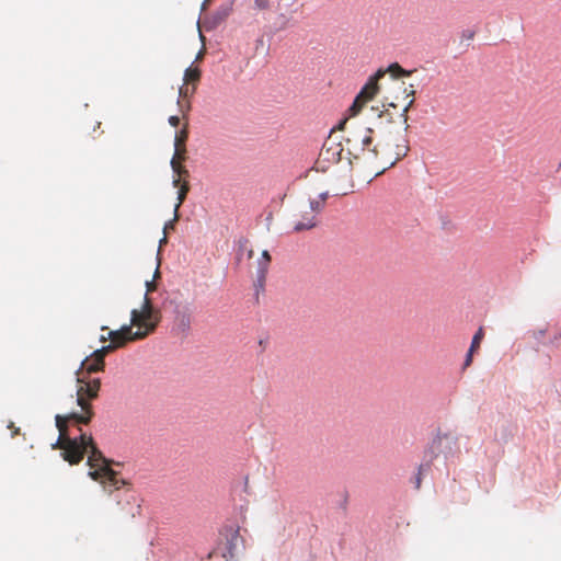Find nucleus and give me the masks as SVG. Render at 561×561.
Wrapping results in <instances>:
<instances>
[{
    "mask_svg": "<svg viewBox=\"0 0 561 561\" xmlns=\"http://www.w3.org/2000/svg\"><path fill=\"white\" fill-rule=\"evenodd\" d=\"M346 124L347 118L342 121L337 128L340 131H343L341 137L346 151V161L350 164L353 163L354 159H359L368 154V158L380 159L382 170H386L407 156L409 147L405 141L403 144H397L393 149L381 147V141L377 140V144L370 149L369 146L373 142L374 135L370 133L369 128L363 126L346 128Z\"/></svg>",
    "mask_w": 561,
    "mask_h": 561,
    "instance_id": "nucleus-2",
    "label": "nucleus"
},
{
    "mask_svg": "<svg viewBox=\"0 0 561 561\" xmlns=\"http://www.w3.org/2000/svg\"><path fill=\"white\" fill-rule=\"evenodd\" d=\"M483 337H484V331H483L482 328H479L478 331L476 332V334L472 337V342H471V345H470L471 352H476V351L479 350L480 344H481Z\"/></svg>",
    "mask_w": 561,
    "mask_h": 561,
    "instance_id": "nucleus-22",
    "label": "nucleus"
},
{
    "mask_svg": "<svg viewBox=\"0 0 561 561\" xmlns=\"http://www.w3.org/2000/svg\"><path fill=\"white\" fill-rule=\"evenodd\" d=\"M560 167H561V162H560Z\"/></svg>",
    "mask_w": 561,
    "mask_h": 561,
    "instance_id": "nucleus-39",
    "label": "nucleus"
},
{
    "mask_svg": "<svg viewBox=\"0 0 561 561\" xmlns=\"http://www.w3.org/2000/svg\"><path fill=\"white\" fill-rule=\"evenodd\" d=\"M378 160L380 161L379 168H380V169H382L381 160H380V159H378ZM382 171H383V170H381V172H382ZM377 174H380V171H377Z\"/></svg>",
    "mask_w": 561,
    "mask_h": 561,
    "instance_id": "nucleus-37",
    "label": "nucleus"
},
{
    "mask_svg": "<svg viewBox=\"0 0 561 561\" xmlns=\"http://www.w3.org/2000/svg\"><path fill=\"white\" fill-rule=\"evenodd\" d=\"M77 403L81 408L82 413H70L67 415L57 414L55 417L56 426L59 432L57 443L53 446L62 450L64 460L70 465H78L88 453L89 445L92 444V436L81 432L78 437H70L68 426L70 422L76 424H88L93 417L91 400L99 396L101 380L99 378L85 379L84 376L78 377Z\"/></svg>",
    "mask_w": 561,
    "mask_h": 561,
    "instance_id": "nucleus-1",
    "label": "nucleus"
},
{
    "mask_svg": "<svg viewBox=\"0 0 561 561\" xmlns=\"http://www.w3.org/2000/svg\"><path fill=\"white\" fill-rule=\"evenodd\" d=\"M160 276V272H159V268L157 267L156 272H154V278L156 277H159Z\"/></svg>",
    "mask_w": 561,
    "mask_h": 561,
    "instance_id": "nucleus-36",
    "label": "nucleus"
},
{
    "mask_svg": "<svg viewBox=\"0 0 561 561\" xmlns=\"http://www.w3.org/2000/svg\"><path fill=\"white\" fill-rule=\"evenodd\" d=\"M182 163L183 162L171 161V168L178 175V178L173 180V186H179L181 182L187 180L190 176L188 170Z\"/></svg>",
    "mask_w": 561,
    "mask_h": 561,
    "instance_id": "nucleus-14",
    "label": "nucleus"
},
{
    "mask_svg": "<svg viewBox=\"0 0 561 561\" xmlns=\"http://www.w3.org/2000/svg\"><path fill=\"white\" fill-rule=\"evenodd\" d=\"M8 427H9L10 430H12V433H11V436H12V437H15L18 434H20V428H19V427H15L13 422H10V424L8 425Z\"/></svg>",
    "mask_w": 561,
    "mask_h": 561,
    "instance_id": "nucleus-32",
    "label": "nucleus"
},
{
    "mask_svg": "<svg viewBox=\"0 0 561 561\" xmlns=\"http://www.w3.org/2000/svg\"><path fill=\"white\" fill-rule=\"evenodd\" d=\"M270 267V262L263 259H259L257 261V273H256V283L260 288H263L266 274Z\"/></svg>",
    "mask_w": 561,
    "mask_h": 561,
    "instance_id": "nucleus-15",
    "label": "nucleus"
},
{
    "mask_svg": "<svg viewBox=\"0 0 561 561\" xmlns=\"http://www.w3.org/2000/svg\"><path fill=\"white\" fill-rule=\"evenodd\" d=\"M447 437H448L447 434H444V438H447ZM442 438H443V436H438L437 439H435L433 442V444H435L437 440L440 442Z\"/></svg>",
    "mask_w": 561,
    "mask_h": 561,
    "instance_id": "nucleus-35",
    "label": "nucleus"
},
{
    "mask_svg": "<svg viewBox=\"0 0 561 561\" xmlns=\"http://www.w3.org/2000/svg\"><path fill=\"white\" fill-rule=\"evenodd\" d=\"M365 104L366 102L363 99H359L358 95H356L353 104L348 108L350 116H356L362 111Z\"/></svg>",
    "mask_w": 561,
    "mask_h": 561,
    "instance_id": "nucleus-21",
    "label": "nucleus"
},
{
    "mask_svg": "<svg viewBox=\"0 0 561 561\" xmlns=\"http://www.w3.org/2000/svg\"><path fill=\"white\" fill-rule=\"evenodd\" d=\"M255 9L267 10L270 8V0H254Z\"/></svg>",
    "mask_w": 561,
    "mask_h": 561,
    "instance_id": "nucleus-25",
    "label": "nucleus"
},
{
    "mask_svg": "<svg viewBox=\"0 0 561 561\" xmlns=\"http://www.w3.org/2000/svg\"><path fill=\"white\" fill-rule=\"evenodd\" d=\"M194 92H195V85H193L191 91L187 87H181L179 94L181 98H187L188 95L193 94Z\"/></svg>",
    "mask_w": 561,
    "mask_h": 561,
    "instance_id": "nucleus-26",
    "label": "nucleus"
},
{
    "mask_svg": "<svg viewBox=\"0 0 561 561\" xmlns=\"http://www.w3.org/2000/svg\"><path fill=\"white\" fill-rule=\"evenodd\" d=\"M408 96H412L409 103L403 107L399 108L394 103L382 104V110L379 107H371L373 114H375L370 126L368 127L370 133L375 135L378 140L381 141V147L391 148L389 140L394 131L398 130V124L403 122L405 125L404 129H408V111L414 103L415 91L411 85L410 90L405 89Z\"/></svg>",
    "mask_w": 561,
    "mask_h": 561,
    "instance_id": "nucleus-3",
    "label": "nucleus"
},
{
    "mask_svg": "<svg viewBox=\"0 0 561 561\" xmlns=\"http://www.w3.org/2000/svg\"><path fill=\"white\" fill-rule=\"evenodd\" d=\"M252 255H253V251H252V250H250V251H249V257H251Z\"/></svg>",
    "mask_w": 561,
    "mask_h": 561,
    "instance_id": "nucleus-38",
    "label": "nucleus"
},
{
    "mask_svg": "<svg viewBox=\"0 0 561 561\" xmlns=\"http://www.w3.org/2000/svg\"><path fill=\"white\" fill-rule=\"evenodd\" d=\"M231 11V4L221 5L216 10V12H214V14L206 21V23L210 24V27L215 28L227 20Z\"/></svg>",
    "mask_w": 561,
    "mask_h": 561,
    "instance_id": "nucleus-13",
    "label": "nucleus"
},
{
    "mask_svg": "<svg viewBox=\"0 0 561 561\" xmlns=\"http://www.w3.org/2000/svg\"><path fill=\"white\" fill-rule=\"evenodd\" d=\"M260 259L266 260L267 262H270V263H271V255H270V253H268V251H267V250H264V251L262 252V256H261Z\"/></svg>",
    "mask_w": 561,
    "mask_h": 561,
    "instance_id": "nucleus-33",
    "label": "nucleus"
},
{
    "mask_svg": "<svg viewBox=\"0 0 561 561\" xmlns=\"http://www.w3.org/2000/svg\"><path fill=\"white\" fill-rule=\"evenodd\" d=\"M179 218H180L179 210L174 209V217H173V219H171L164 224L163 233H167L169 230H173L175 222L179 220Z\"/></svg>",
    "mask_w": 561,
    "mask_h": 561,
    "instance_id": "nucleus-24",
    "label": "nucleus"
},
{
    "mask_svg": "<svg viewBox=\"0 0 561 561\" xmlns=\"http://www.w3.org/2000/svg\"><path fill=\"white\" fill-rule=\"evenodd\" d=\"M386 73H390L393 78L400 77H410L415 70H405L398 62H393L389 65V67L385 70Z\"/></svg>",
    "mask_w": 561,
    "mask_h": 561,
    "instance_id": "nucleus-16",
    "label": "nucleus"
},
{
    "mask_svg": "<svg viewBox=\"0 0 561 561\" xmlns=\"http://www.w3.org/2000/svg\"><path fill=\"white\" fill-rule=\"evenodd\" d=\"M186 160V147H174V154L171 161L184 162Z\"/></svg>",
    "mask_w": 561,
    "mask_h": 561,
    "instance_id": "nucleus-23",
    "label": "nucleus"
},
{
    "mask_svg": "<svg viewBox=\"0 0 561 561\" xmlns=\"http://www.w3.org/2000/svg\"><path fill=\"white\" fill-rule=\"evenodd\" d=\"M345 152L341 135L332 130L320 150L316 161V169L318 171H327L331 165L346 160Z\"/></svg>",
    "mask_w": 561,
    "mask_h": 561,
    "instance_id": "nucleus-8",
    "label": "nucleus"
},
{
    "mask_svg": "<svg viewBox=\"0 0 561 561\" xmlns=\"http://www.w3.org/2000/svg\"><path fill=\"white\" fill-rule=\"evenodd\" d=\"M327 194L321 199L301 201L297 204L293 215V230L301 232L310 230L318 225V215L323 208Z\"/></svg>",
    "mask_w": 561,
    "mask_h": 561,
    "instance_id": "nucleus-6",
    "label": "nucleus"
},
{
    "mask_svg": "<svg viewBox=\"0 0 561 561\" xmlns=\"http://www.w3.org/2000/svg\"><path fill=\"white\" fill-rule=\"evenodd\" d=\"M140 514V504L137 497L126 491L118 496L116 510L114 512L117 522H129Z\"/></svg>",
    "mask_w": 561,
    "mask_h": 561,
    "instance_id": "nucleus-9",
    "label": "nucleus"
},
{
    "mask_svg": "<svg viewBox=\"0 0 561 561\" xmlns=\"http://www.w3.org/2000/svg\"><path fill=\"white\" fill-rule=\"evenodd\" d=\"M176 325L182 332L188 331L191 327V316L188 313H178Z\"/></svg>",
    "mask_w": 561,
    "mask_h": 561,
    "instance_id": "nucleus-20",
    "label": "nucleus"
},
{
    "mask_svg": "<svg viewBox=\"0 0 561 561\" xmlns=\"http://www.w3.org/2000/svg\"><path fill=\"white\" fill-rule=\"evenodd\" d=\"M224 539L209 552V559H224L225 561L240 558L244 550V541L238 527H229L222 534Z\"/></svg>",
    "mask_w": 561,
    "mask_h": 561,
    "instance_id": "nucleus-7",
    "label": "nucleus"
},
{
    "mask_svg": "<svg viewBox=\"0 0 561 561\" xmlns=\"http://www.w3.org/2000/svg\"><path fill=\"white\" fill-rule=\"evenodd\" d=\"M188 138V129L185 125L180 131H176L174 137V147H186V141Z\"/></svg>",
    "mask_w": 561,
    "mask_h": 561,
    "instance_id": "nucleus-19",
    "label": "nucleus"
},
{
    "mask_svg": "<svg viewBox=\"0 0 561 561\" xmlns=\"http://www.w3.org/2000/svg\"><path fill=\"white\" fill-rule=\"evenodd\" d=\"M178 187H179V191H178V203L174 206L175 210L180 209L181 205L183 204V202L186 198V195H187V193L190 191L188 181L184 180L183 182L180 183V185Z\"/></svg>",
    "mask_w": 561,
    "mask_h": 561,
    "instance_id": "nucleus-18",
    "label": "nucleus"
},
{
    "mask_svg": "<svg viewBox=\"0 0 561 561\" xmlns=\"http://www.w3.org/2000/svg\"><path fill=\"white\" fill-rule=\"evenodd\" d=\"M385 75L386 71H383V69H379L374 76H371L357 94L359 99H363L366 103L371 101L379 92L378 81Z\"/></svg>",
    "mask_w": 561,
    "mask_h": 561,
    "instance_id": "nucleus-11",
    "label": "nucleus"
},
{
    "mask_svg": "<svg viewBox=\"0 0 561 561\" xmlns=\"http://www.w3.org/2000/svg\"><path fill=\"white\" fill-rule=\"evenodd\" d=\"M423 468H424L423 465H421L419 467V472H417L416 480H415V488L416 489L421 488V483H422V477L421 476H422Z\"/></svg>",
    "mask_w": 561,
    "mask_h": 561,
    "instance_id": "nucleus-29",
    "label": "nucleus"
},
{
    "mask_svg": "<svg viewBox=\"0 0 561 561\" xmlns=\"http://www.w3.org/2000/svg\"><path fill=\"white\" fill-rule=\"evenodd\" d=\"M127 334H130V325H123L118 330L108 331L110 344L95 350L92 354L104 360L107 354L131 342Z\"/></svg>",
    "mask_w": 561,
    "mask_h": 561,
    "instance_id": "nucleus-10",
    "label": "nucleus"
},
{
    "mask_svg": "<svg viewBox=\"0 0 561 561\" xmlns=\"http://www.w3.org/2000/svg\"><path fill=\"white\" fill-rule=\"evenodd\" d=\"M168 238L167 233H164L163 238L159 241V248H161L163 244H167Z\"/></svg>",
    "mask_w": 561,
    "mask_h": 561,
    "instance_id": "nucleus-34",
    "label": "nucleus"
},
{
    "mask_svg": "<svg viewBox=\"0 0 561 561\" xmlns=\"http://www.w3.org/2000/svg\"><path fill=\"white\" fill-rule=\"evenodd\" d=\"M473 353H474V352H471V348H469L468 354H467V356H466L465 365H463V366H465V368H466V367H469V366L471 365V363H472V356H473Z\"/></svg>",
    "mask_w": 561,
    "mask_h": 561,
    "instance_id": "nucleus-30",
    "label": "nucleus"
},
{
    "mask_svg": "<svg viewBox=\"0 0 561 561\" xmlns=\"http://www.w3.org/2000/svg\"><path fill=\"white\" fill-rule=\"evenodd\" d=\"M169 124H170L171 126H173V127H178V126H179V124H180V118H179V116H175V115L170 116V117H169Z\"/></svg>",
    "mask_w": 561,
    "mask_h": 561,
    "instance_id": "nucleus-31",
    "label": "nucleus"
},
{
    "mask_svg": "<svg viewBox=\"0 0 561 561\" xmlns=\"http://www.w3.org/2000/svg\"><path fill=\"white\" fill-rule=\"evenodd\" d=\"M161 320L160 310L153 307L151 299L147 296L140 309H133L130 312V334L131 342L139 341L152 333Z\"/></svg>",
    "mask_w": 561,
    "mask_h": 561,
    "instance_id": "nucleus-5",
    "label": "nucleus"
},
{
    "mask_svg": "<svg viewBox=\"0 0 561 561\" xmlns=\"http://www.w3.org/2000/svg\"><path fill=\"white\" fill-rule=\"evenodd\" d=\"M157 289V285L154 283V280H147L146 282V295L147 297H149L148 295L152 291H154Z\"/></svg>",
    "mask_w": 561,
    "mask_h": 561,
    "instance_id": "nucleus-27",
    "label": "nucleus"
},
{
    "mask_svg": "<svg viewBox=\"0 0 561 561\" xmlns=\"http://www.w3.org/2000/svg\"><path fill=\"white\" fill-rule=\"evenodd\" d=\"M101 331H103V332H104V331L108 332V331H111V330L108 329V327L103 325V327H101ZM106 341H110L108 333H106V334H101V335H100V342L105 343Z\"/></svg>",
    "mask_w": 561,
    "mask_h": 561,
    "instance_id": "nucleus-28",
    "label": "nucleus"
},
{
    "mask_svg": "<svg viewBox=\"0 0 561 561\" xmlns=\"http://www.w3.org/2000/svg\"><path fill=\"white\" fill-rule=\"evenodd\" d=\"M105 363L102 358H99L96 355L91 354V356L87 357L82 364L81 369L87 374L102 371L104 369Z\"/></svg>",
    "mask_w": 561,
    "mask_h": 561,
    "instance_id": "nucleus-12",
    "label": "nucleus"
},
{
    "mask_svg": "<svg viewBox=\"0 0 561 561\" xmlns=\"http://www.w3.org/2000/svg\"><path fill=\"white\" fill-rule=\"evenodd\" d=\"M87 454H89V476L93 480L102 483L104 488L108 490V492H112L113 490H119L121 485L125 484V481L118 477V473L110 467L111 461L103 456L102 451L96 447L93 439L92 444L89 445Z\"/></svg>",
    "mask_w": 561,
    "mask_h": 561,
    "instance_id": "nucleus-4",
    "label": "nucleus"
},
{
    "mask_svg": "<svg viewBox=\"0 0 561 561\" xmlns=\"http://www.w3.org/2000/svg\"><path fill=\"white\" fill-rule=\"evenodd\" d=\"M201 80V70L197 67H188L184 72V83L196 85Z\"/></svg>",
    "mask_w": 561,
    "mask_h": 561,
    "instance_id": "nucleus-17",
    "label": "nucleus"
}]
</instances>
